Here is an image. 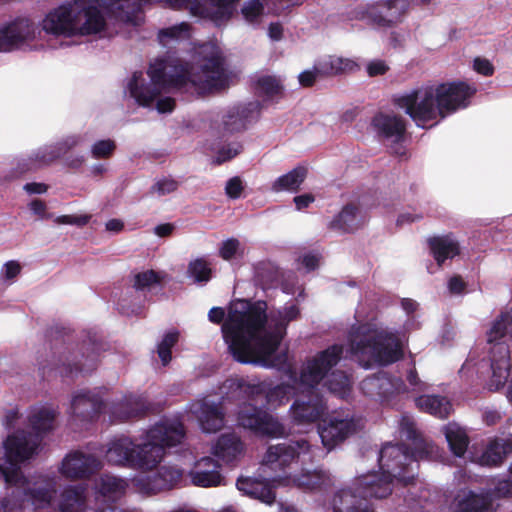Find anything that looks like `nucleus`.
<instances>
[{"mask_svg": "<svg viewBox=\"0 0 512 512\" xmlns=\"http://www.w3.org/2000/svg\"><path fill=\"white\" fill-rule=\"evenodd\" d=\"M283 34V29L281 25L277 23H272L268 29V35L272 40H280Z\"/></svg>", "mask_w": 512, "mask_h": 512, "instance_id": "338daca9", "label": "nucleus"}, {"mask_svg": "<svg viewBox=\"0 0 512 512\" xmlns=\"http://www.w3.org/2000/svg\"><path fill=\"white\" fill-rule=\"evenodd\" d=\"M101 462L93 455L73 451L63 459L60 473L66 478H83L98 470Z\"/></svg>", "mask_w": 512, "mask_h": 512, "instance_id": "2eb2a0df", "label": "nucleus"}, {"mask_svg": "<svg viewBox=\"0 0 512 512\" xmlns=\"http://www.w3.org/2000/svg\"><path fill=\"white\" fill-rule=\"evenodd\" d=\"M177 188H178L177 181H175L173 179H168V178L159 180L153 186V190L155 192H157L158 194H160V195H165V194L172 193V192L176 191Z\"/></svg>", "mask_w": 512, "mask_h": 512, "instance_id": "09e8293b", "label": "nucleus"}, {"mask_svg": "<svg viewBox=\"0 0 512 512\" xmlns=\"http://www.w3.org/2000/svg\"><path fill=\"white\" fill-rule=\"evenodd\" d=\"M511 449L512 445L508 441L494 440L475 461L482 466H496L502 462Z\"/></svg>", "mask_w": 512, "mask_h": 512, "instance_id": "bb28decb", "label": "nucleus"}, {"mask_svg": "<svg viewBox=\"0 0 512 512\" xmlns=\"http://www.w3.org/2000/svg\"><path fill=\"white\" fill-rule=\"evenodd\" d=\"M34 38V27L28 19L17 20L0 29V52H7Z\"/></svg>", "mask_w": 512, "mask_h": 512, "instance_id": "f3484780", "label": "nucleus"}, {"mask_svg": "<svg viewBox=\"0 0 512 512\" xmlns=\"http://www.w3.org/2000/svg\"><path fill=\"white\" fill-rule=\"evenodd\" d=\"M294 393V387L285 384L278 385L267 393V403L272 407H277L287 402L290 399V396Z\"/></svg>", "mask_w": 512, "mask_h": 512, "instance_id": "e433bc0d", "label": "nucleus"}, {"mask_svg": "<svg viewBox=\"0 0 512 512\" xmlns=\"http://www.w3.org/2000/svg\"><path fill=\"white\" fill-rule=\"evenodd\" d=\"M360 428L359 420L349 418L348 416L334 415L320 428L319 435L323 445L328 450H331L338 443L356 433Z\"/></svg>", "mask_w": 512, "mask_h": 512, "instance_id": "4468645a", "label": "nucleus"}, {"mask_svg": "<svg viewBox=\"0 0 512 512\" xmlns=\"http://www.w3.org/2000/svg\"><path fill=\"white\" fill-rule=\"evenodd\" d=\"M444 434L453 454L463 456L468 447L466 431L456 423H449L444 427Z\"/></svg>", "mask_w": 512, "mask_h": 512, "instance_id": "c85d7f7f", "label": "nucleus"}, {"mask_svg": "<svg viewBox=\"0 0 512 512\" xmlns=\"http://www.w3.org/2000/svg\"><path fill=\"white\" fill-rule=\"evenodd\" d=\"M178 332L170 331L165 334L158 345V355L163 365H167L171 360V348L178 341Z\"/></svg>", "mask_w": 512, "mask_h": 512, "instance_id": "58836bf2", "label": "nucleus"}, {"mask_svg": "<svg viewBox=\"0 0 512 512\" xmlns=\"http://www.w3.org/2000/svg\"><path fill=\"white\" fill-rule=\"evenodd\" d=\"M185 430L181 422L166 420L150 428L140 443L127 436L113 439L106 450L108 463L140 469L152 470L163 459L165 448L182 444Z\"/></svg>", "mask_w": 512, "mask_h": 512, "instance_id": "423d86ee", "label": "nucleus"}, {"mask_svg": "<svg viewBox=\"0 0 512 512\" xmlns=\"http://www.w3.org/2000/svg\"><path fill=\"white\" fill-rule=\"evenodd\" d=\"M166 278L164 272H157L154 270H146L135 274L134 287L137 290L151 289L161 284Z\"/></svg>", "mask_w": 512, "mask_h": 512, "instance_id": "72a5a7b5", "label": "nucleus"}, {"mask_svg": "<svg viewBox=\"0 0 512 512\" xmlns=\"http://www.w3.org/2000/svg\"><path fill=\"white\" fill-rule=\"evenodd\" d=\"M243 452V444L239 437L233 433L221 435L214 446L212 453L225 463L237 459Z\"/></svg>", "mask_w": 512, "mask_h": 512, "instance_id": "4be33fe9", "label": "nucleus"}, {"mask_svg": "<svg viewBox=\"0 0 512 512\" xmlns=\"http://www.w3.org/2000/svg\"><path fill=\"white\" fill-rule=\"evenodd\" d=\"M116 148L115 142L107 139L96 142L91 149L92 156L96 159L110 157Z\"/></svg>", "mask_w": 512, "mask_h": 512, "instance_id": "c03bdc74", "label": "nucleus"}, {"mask_svg": "<svg viewBox=\"0 0 512 512\" xmlns=\"http://www.w3.org/2000/svg\"><path fill=\"white\" fill-rule=\"evenodd\" d=\"M236 302H234L230 307L229 309H231V307L235 304ZM229 312L230 310H228V314L227 316H229ZM208 318L211 322L215 323V324H219L221 323L222 321H224L223 323L226 322L227 318H225V312L222 308L220 307H213L212 309H210L209 313H208ZM223 325L222 324V327L221 329L223 328Z\"/></svg>", "mask_w": 512, "mask_h": 512, "instance_id": "5fc2aeb1", "label": "nucleus"}, {"mask_svg": "<svg viewBox=\"0 0 512 512\" xmlns=\"http://www.w3.org/2000/svg\"><path fill=\"white\" fill-rule=\"evenodd\" d=\"M60 148L55 147H44L39 149L34 157L31 159V164L27 169L37 168L43 165H47L58 158L61 154Z\"/></svg>", "mask_w": 512, "mask_h": 512, "instance_id": "4c0bfd02", "label": "nucleus"}, {"mask_svg": "<svg viewBox=\"0 0 512 512\" xmlns=\"http://www.w3.org/2000/svg\"><path fill=\"white\" fill-rule=\"evenodd\" d=\"M494 494L497 497H509L512 496V480L501 479L495 485Z\"/></svg>", "mask_w": 512, "mask_h": 512, "instance_id": "3c124183", "label": "nucleus"}, {"mask_svg": "<svg viewBox=\"0 0 512 512\" xmlns=\"http://www.w3.org/2000/svg\"><path fill=\"white\" fill-rule=\"evenodd\" d=\"M422 458V452L409 453L403 446L386 444L383 446L379 463L382 474L369 473L358 477L351 488L338 491L332 502L334 512H372L364 504V498H384L391 494L392 477L408 483L409 478L402 475V471L410 462Z\"/></svg>", "mask_w": 512, "mask_h": 512, "instance_id": "39448f33", "label": "nucleus"}, {"mask_svg": "<svg viewBox=\"0 0 512 512\" xmlns=\"http://www.w3.org/2000/svg\"><path fill=\"white\" fill-rule=\"evenodd\" d=\"M475 90L463 82L427 84L409 90L395 98L419 127H432L447 115L465 108Z\"/></svg>", "mask_w": 512, "mask_h": 512, "instance_id": "0eeeda50", "label": "nucleus"}, {"mask_svg": "<svg viewBox=\"0 0 512 512\" xmlns=\"http://www.w3.org/2000/svg\"><path fill=\"white\" fill-rule=\"evenodd\" d=\"M410 8V0H380L369 6L368 17L380 28L400 23Z\"/></svg>", "mask_w": 512, "mask_h": 512, "instance_id": "f8f14e48", "label": "nucleus"}, {"mask_svg": "<svg viewBox=\"0 0 512 512\" xmlns=\"http://www.w3.org/2000/svg\"><path fill=\"white\" fill-rule=\"evenodd\" d=\"M244 189L242 180L239 177H233L229 179L225 186V192L228 197L232 199H237L241 196V193Z\"/></svg>", "mask_w": 512, "mask_h": 512, "instance_id": "de8ad7c7", "label": "nucleus"}, {"mask_svg": "<svg viewBox=\"0 0 512 512\" xmlns=\"http://www.w3.org/2000/svg\"><path fill=\"white\" fill-rule=\"evenodd\" d=\"M257 478H250V477H246V478H239L237 480V488L239 491L243 492L244 494L250 496V494H255L253 490L254 486H255V481H256Z\"/></svg>", "mask_w": 512, "mask_h": 512, "instance_id": "6e6d98bb", "label": "nucleus"}, {"mask_svg": "<svg viewBox=\"0 0 512 512\" xmlns=\"http://www.w3.org/2000/svg\"><path fill=\"white\" fill-rule=\"evenodd\" d=\"M24 189L30 194H42L47 191V186L43 183H27Z\"/></svg>", "mask_w": 512, "mask_h": 512, "instance_id": "69168bd1", "label": "nucleus"}, {"mask_svg": "<svg viewBox=\"0 0 512 512\" xmlns=\"http://www.w3.org/2000/svg\"><path fill=\"white\" fill-rule=\"evenodd\" d=\"M210 264L204 258H197L188 265L187 274L197 283H206L211 278Z\"/></svg>", "mask_w": 512, "mask_h": 512, "instance_id": "f704fd0d", "label": "nucleus"}, {"mask_svg": "<svg viewBox=\"0 0 512 512\" xmlns=\"http://www.w3.org/2000/svg\"><path fill=\"white\" fill-rule=\"evenodd\" d=\"M196 65L189 71L165 79L166 66L162 60L150 65L148 75L150 83H144L142 72H135L128 83L130 96L142 106H149L162 91L172 88L182 89L188 85L198 94L210 93L224 88L228 76L224 67V59L220 48L214 43L199 46L195 56Z\"/></svg>", "mask_w": 512, "mask_h": 512, "instance_id": "f03ea898", "label": "nucleus"}, {"mask_svg": "<svg viewBox=\"0 0 512 512\" xmlns=\"http://www.w3.org/2000/svg\"><path fill=\"white\" fill-rule=\"evenodd\" d=\"M71 407L74 414L89 416L100 411L101 403L88 392H81L73 397Z\"/></svg>", "mask_w": 512, "mask_h": 512, "instance_id": "2f4dec72", "label": "nucleus"}, {"mask_svg": "<svg viewBox=\"0 0 512 512\" xmlns=\"http://www.w3.org/2000/svg\"><path fill=\"white\" fill-rule=\"evenodd\" d=\"M244 253L239 240L230 238L222 242L219 248V255L222 259L229 261L237 256H242Z\"/></svg>", "mask_w": 512, "mask_h": 512, "instance_id": "a19ab883", "label": "nucleus"}, {"mask_svg": "<svg viewBox=\"0 0 512 512\" xmlns=\"http://www.w3.org/2000/svg\"><path fill=\"white\" fill-rule=\"evenodd\" d=\"M342 347L333 345L308 359L300 374L297 389H303L290 408L292 421L298 425L316 422L326 411V405L312 388L322 384L329 391L345 397L350 390V379L341 371H332L340 360Z\"/></svg>", "mask_w": 512, "mask_h": 512, "instance_id": "20e7f679", "label": "nucleus"}, {"mask_svg": "<svg viewBox=\"0 0 512 512\" xmlns=\"http://www.w3.org/2000/svg\"><path fill=\"white\" fill-rule=\"evenodd\" d=\"M157 110L160 112V113H167V112H171L173 111L174 107H175V101L173 98L171 97H164V98H160L158 101H157Z\"/></svg>", "mask_w": 512, "mask_h": 512, "instance_id": "bf43d9fd", "label": "nucleus"}, {"mask_svg": "<svg viewBox=\"0 0 512 512\" xmlns=\"http://www.w3.org/2000/svg\"><path fill=\"white\" fill-rule=\"evenodd\" d=\"M465 287V282L459 276L452 277L448 282L449 291L453 294L462 293Z\"/></svg>", "mask_w": 512, "mask_h": 512, "instance_id": "13d9d810", "label": "nucleus"}, {"mask_svg": "<svg viewBox=\"0 0 512 512\" xmlns=\"http://www.w3.org/2000/svg\"><path fill=\"white\" fill-rule=\"evenodd\" d=\"M314 201V196L311 194H303L294 198V203L298 210L308 207Z\"/></svg>", "mask_w": 512, "mask_h": 512, "instance_id": "052dcab7", "label": "nucleus"}, {"mask_svg": "<svg viewBox=\"0 0 512 512\" xmlns=\"http://www.w3.org/2000/svg\"><path fill=\"white\" fill-rule=\"evenodd\" d=\"M382 378L374 377L366 379L362 382V388L366 393L372 394V389L381 386Z\"/></svg>", "mask_w": 512, "mask_h": 512, "instance_id": "e2e57ef3", "label": "nucleus"}, {"mask_svg": "<svg viewBox=\"0 0 512 512\" xmlns=\"http://www.w3.org/2000/svg\"><path fill=\"white\" fill-rule=\"evenodd\" d=\"M357 67L354 60L338 56H328L318 63L319 72L326 75L351 72Z\"/></svg>", "mask_w": 512, "mask_h": 512, "instance_id": "c756f323", "label": "nucleus"}, {"mask_svg": "<svg viewBox=\"0 0 512 512\" xmlns=\"http://www.w3.org/2000/svg\"><path fill=\"white\" fill-rule=\"evenodd\" d=\"M239 424L257 435L281 437L285 428L273 416L252 404H245L238 412Z\"/></svg>", "mask_w": 512, "mask_h": 512, "instance_id": "9b49d317", "label": "nucleus"}, {"mask_svg": "<svg viewBox=\"0 0 512 512\" xmlns=\"http://www.w3.org/2000/svg\"><path fill=\"white\" fill-rule=\"evenodd\" d=\"M189 410L205 433H215L224 426L225 414L221 404L207 397L192 402Z\"/></svg>", "mask_w": 512, "mask_h": 512, "instance_id": "ddd939ff", "label": "nucleus"}, {"mask_svg": "<svg viewBox=\"0 0 512 512\" xmlns=\"http://www.w3.org/2000/svg\"><path fill=\"white\" fill-rule=\"evenodd\" d=\"M430 250L439 265L446 259L458 255V243L450 236L434 237L429 240Z\"/></svg>", "mask_w": 512, "mask_h": 512, "instance_id": "a878e982", "label": "nucleus"}, {"mask_svg": "<svg viewBox=\"0 0 512 512\" xmlns=\"http://www.w3.org/2000/svg\"><path fill=\"white\" fill-rule=\"evenodd\" d=\"M263 301H236L222 328L223 339L233 358L244 364L281 367L287 355L276 354L287 324L299 313L296 306L267 315Z\"/></svg>", "mask_w": 512, "mask_h": 512, "instance_id": "f257e3e1", "label": "nucleus"}, {"mask_svg": "<svg viewBox=\"0 0 512 512\" xmlns=\"http://www.w3.org/2000/svg\"><path fill=\"white\" fill-rule=\"evenodd\" d=\"M145 410L144 404L138 398H130L125 403L114 407L113 415L118 420H126L139 414Z\"/></svg>", "mask_w": 512, "mask_h": 512, "instance_id": "473e14b6", "label": "nucleus"}, {"mask_svg": "<svg viewBox=\"0 0 512 512\" xmlns=\"http://www.w3.org/2000/svg\"><path fill=\"white\" fill-rule=\"evenodd\" d=\"M307 170L304 167H296L288 173L278 177L272 184L274 192L297 191L306 178Z\"/></svg>", "mask_w": 512, "mask_h": 512, "instance_id": "cd10ccee", "label": "nucleus"}, {"mask_svg": "<svg viewBox=\"0 0 512 512\" xmlns=\"http://www.w3.org/2000/svg\"><path fill=\"white\" fill-rule=\"evenodd\" d=\"M349 342L352 356L364 368L393 363L403 354L402 344L396 335L369 324L353 329Z\"/></svg>", "mask_w": 512, "mask_h": 512, "instance_id": "6e6552de", "label": "nucleus"}, {"mask_svg": "<svg viewBox=\"0 0 512 512\" xmlns=\"http://www.w3.org/2000/svg\"><path fill=\"white\" fill-rule=\"evenodd\" d=\"M474 69L484 76H490L494 72V68L487 59L476 58L473 64Z\"/></svg>", "mask_w": 512, "mask_h": 512, "instance_id": "864d4df0", "label": "nucleus"}, {"mask_svg": "<svg viewBox=\"0 0 512 512\" xmlns=\"http://www.w3.org/2000/svg\"><path fill=\"white\" fill-rule=\"evenodd\" d=\"M191 34V26L188 23L182 22L171 27L161 29L158 32V39L163 46H168L175 42L189 39Z\"/></svg>", "mask_w": 512, "mask_h": 512, "instance_id": "7c9ffc66", "label": "nucleus"}, {"mask_svg": "<svg viewBox=\"0 0 512 512\" xmlns=\"http://www.w3.org/2000/svg\"><path fill=\"white\" fill-rule=\"evenodd\" d=\"M417 407L435 417L444 419L452 411V405L445 397L435 395H423L416 399Z\"/></svg>", "mask_w": 512, "mask_h": 512, "instance_id": "393cba45", "label": "nucleus"}, {"mask_svg": "<svg viewBox=\"0 0 512 512\" xmlns=\"http://www.w3.org/2000/svg\"><path fill=\"white\" fill-rule=\"evenodd\" d=\"M127 482L113 475H102L95 482V491L104 502H114L126 492Z\"/></svg>", "mask_w": 512, "mask_h": 512, "instance_id": "412c9836", "label": "nucleus"}, {"mask_svg": "<svg viewBox=\"0 0 512 512\" xmlns=\"http://www.w3.org/2000/svg\"><path fill=\"white\" fill-rule=\"evenodd\" d=\"M274 482L285 484V486L294 485L303 490L313 491L331 485L332 479L326 472L314 471L302 474L300 477H292L284 473L283 477L275 478Z\"/></svg>", "mask_w": 512, "mask_h": 512, "instance_id": "aec40b11", "label": "nucleus"}, {"mask_svg": "<svg viewBox=\"0 0 512 512\" xmlns=\"http://www.w3.org/2000/svg\"><path fill=\"white\" fill-rule=\"evenodd\" d=\"M512 323L511 310L502 313L487 331V341L493 344L490 350L492 375L487 383L488 389L496 391L504 386L510 372V351L508 346L500 340L505 336L508 325Z\"/></svg>", "mask_w": 512, "mask_h": 512, "instance_id": "9d476101", "label": "nucleus"}, {"mask_svg": "<svg viewBox=\"0 0 512 512\" xmlns=\"http://www.w3.org/2000/svg\"><path fill=\"white\" fill-rule=\"evenodd\" d=\"M124 227V224L119 219H111L106 223V230L111 232H120Z\"/></svg>", "mask_w": 512, "mask_h": 512, "instance_id": "774afa93", "label": "nucleus"}, {"mask_svg": "<svg viewBox=\"0 0 512 512\" xmlns=\"http://www.w3.org/2000/svg\"><path fill=\"white\" fill-rule=\"evenodd\" d=\"M451 509L453 512H496L489 494H478L470 490L460 491L454 498Z\"/></svg>", "mask_w": 512, "mask_h": 512, "instance_id": "a211bd4d", "label": "nucleus"}, {"mask_svg": "<svg viewBox=\"0 0 512 512\" xmlns=\"http://www.w3.org/2000/svg\"><path fill=\"white\" fill-rule=\"evenodd\" d=\"M388 69V65L383 60H373L367 65V73L371 77L383 75Z\"/></svg>", "mask_w": 512, "mask_h": 512, "instance_id": "8fccbe9b", "label": "nucleus"}, {"mask_svg": "<svg viewBox=\"0 0 512 512\" xmlns=\"http://www.w3.org/2000/svg\"><path fill=\"white\" fill-rule=\"evenodd\" d=\"M183 480V470L176 466H163L154 477L152 484L142 489L147 493H156L161 490L171 489Z\"/></svg>", "mask_w": 512, "mask_h": 512, "instance_id": "b1692460", "label": "nucleus"}, {"mask_svg": "<svg viewBox=\"0 0 512 512\" xmlns=\"http://www.w3.org/2000/svg\"><path fill=\"white\" fill-rule=\"evenodd\" d=\"M318 73H320L318 65L313 70L302 72L298 77L300 84L305 87L311 86L315 82Z\"/></svg>", "mask_w": 512, "mask_h": 512, "instance_id": "4d7b16f0", "label": "nucleus"}, {"mask_svg": "<svg viewBox=\"0 0 512 512\" xmlns=\"http://www.w3.org/2000/svg\"><path fill=\"white\" fill-rule=\"evenodd\" d=\"M188 476L191 483L198 487H217L224 484L218 463L210 457H204L197 461Z\"/></svg>", "mask_w": 512, "mask_h": 512, "instance_id": "dca6fc26", "label": "nucleus"}, {"mask_svg": "<svg viewBox=\"0 0 512 512\" xmlns=\"http://www.w3.org/2000/svg\"><path fill=\"white\" fill-rule=\"evenodd\" d=\"M319 263V256L315 254H306L302 257V264L308 270H314Z\"/></svg>", "mask_w": 512, "mask_h": 512, "instance_id": "680f3d73", "label": "nucleus"}, {"mask_svg": "<svg viewBox=\"0 0 512 512\" xmlns=\"http://www.w3.org/2000/svg\"><path fill=\"white\" fill-rule=\"evenodd\" d=\"M358 209L353 205H347L335 220V226L350 231L358 227L357 220Z\"/></svg>", "mask_w": 512, "mask_h": 512, "instance_id": "c9c22d12", "label": "nucleus"}, {"mask_svg": "<svg viewBox=\"0 0 512 512\" xmlns=\"http://www.w3.org/2000/svg\"><path fill=\"white\" fill-rule=\"evenodd\" d=\"M309 449L310 446L304 439L289 444L282 443L270 446L261 462V479H256L255 486L252 490L255 494H250V497L259 499L267 504L273 503L275 499L273 488L285 486V484L274 482L275 478L283 477V475L277 473L285 472V469L289 467L293 461L307 454Z\"/></svg>", "mask_w": 512, "mask_h": 512, "instance_id": "1a4fd4ad", "label": "nucleus"}, {"mask_svg": "<svg viewBox=\"0 0 512 512\" xmlns=\"http://www.w3.org/2000/svg\"><path fill=\"white\" fill-rule=\"evenodd\" d=\"M263 13V4L260 0H251L247 2L242 8L244 18L250 22L255 23Z\"/></svg>", "mask_w": 512, "mask_h": 512, "instance_id": "37998d69", "label": "nucleus"}, {"mask_svg": "<svg viewBox=\"0 0 512 512\" xmlns=\"http://www.w3.org/2000/svg\"><path fill=\"white\" fill-rule=\"evenodd\" d=\"M59 512H115L111 508L94 510L86 504L85 488L82 486H70L65 489L58 503Z\"/></svg>", "mask_w": 512, "mask_h": 512, "instance_id": "6ab92c4d", "label": "nucleus"}, {"mask_svg": "<svg viewBox=\"0 0 512 512\" xmlns=\"http://www.w3.org/2000/svg\"><path fill=\"white\" fill-rule=\"evenodd\" d=\"M20 272L21 265L15 260L8 261L3 265L2 273L7 280H13Z\"/></svg>", "mask_w": 512, "mask_h": 512, "instance_id": "603ef678", "label": "nucleus"}, {"mask_svg": "<svg viewBox=\"0 0 512 512\" xmlns=\"http://www.w3.org/2000/svg\"><path fill=\"white\" fill-rule=\"evenodd\" d=\"M174 231V225L171 223H164L157 225L154 229V232L159 237H166L172 234Z\"/></svg>", "mask_w": 512, "mask_h": 512, "instance_id": "0e129e2a", "label": "nucleus"}, {"mask_svg": "<svg viewBox=\"0 0 512 512\" xmlns=\"http://www.w3.org/2000/svg\"><path fill=\"white\" fill-rule=\"evenodd\" d=\"M56 411L48 406L35 407L28 415L29 427L35 434L18 429L9 435L3 446L8 466L0 465V476L5 480L7 489H11V496L22 508L25 502L31 503L36 509L50 506L54 489H42L38 483L31 487V482L24 477L17 465L31 458L37 453L39 447V433L50 431L54 428Z\"/></svg>", "mask_w": 512, "mask_h": 512, "instance_id": "7ed1b4c3", "label": "nucleus"}, {"mask_svg": "<svg viewBox=\"0 0 512 512\" xmlns=\"http://www.w3.org/2000/svg\"><path fill=\"white\" fill-rule=\"evenodd\" d=\"M257 87L260 92L273 96L281 91V81L274 76L264 75L258 78Z\"/></svg>", "mask_w": 512, "mask_h": 512, "instance_id": "79ce46f5", "label": "nucleus"}, {"mask_svg": "<svg viewBox=\"0 0 512 512\" xmlns=\"http://www.w3.org/2000/svg\"><path fill=\"white\" fill-rule=\"evenodd\" d=\"M373 126L378 134L394 141H399L405 132L402 118L392 114H378L373 119Z\"/></svg>", "mask_w": 512, "mask_h": 512, "instance_id": "5701e85b", "label": "nucleus"}, {"mask_svg": "<svg viewBox=\"0 0 512 512\" xmlns=\"http://www.w3.org/2000/svg\"><path fill=\"white\" fill-rule=\"evenodd\" d=\"M242 150V146L240 143L232 142L227 146H222L214 149V162L217 164L224 163L233 159L237 156Z\"/></svg>", "mask_w": 512, "mask_h": 512, "instance_id": "ea45409f", "label": "nucleus"}, {"mask_svg": "<svg viewBox=\"0 0 512 512\" xmlns=\"http://www.w3.org/2000/svg\"><path fill=\"white\" fill-rule=\"evenodd\" d=\"M223 126L226 132L237 131L245 127V120L239 111L229 112L223 117Z\"/></svg>", "mask_w": 512, "mask_h": 512, "instance_id": "a18cd8bd", "label": "nucleus"}, {"mask_svg": "<svg viewBox=\"0 0 512 512\" xmlns=\"http://www.w3.org/2000/svg\"><path fill=\"white\" fill-rule=\"evenodd\" d=\"M91 219L89 214L80 215H62L55 219L57 224L75 225L78 227L85 226Z\"/></svg>", "mask_w": 512, "mask_h": 512, "instance_id": "49530a36", "label": "nucleus"}]
</instances>
